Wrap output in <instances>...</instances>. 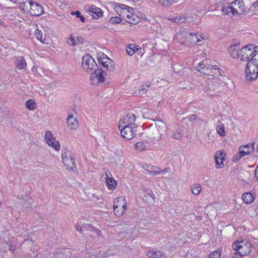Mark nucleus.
<instances>
[{"label": "nucleus", "mask_w": 258, "mask_h": 258, "mask_svg": "<svg viewBox=\"0 0 258 258\" xmlns=\"http://www.w3.org/2000/svg\"><path fill=\"white\" fill-rule=\"evenodd\" d=\"M111 6L116 14L128 23L136 24L139 22L140 18L134 13L132 8L118 3H112Z\"/></svg>", "instance_id": "obj_1"}, {"label": "nucleus", "mask_w": 258, "mask_h": 258, "mask_svg": "<svg viewBox=\"0 0 258 258\" xmlns=\"http://www.w3.org/2000/svg\"><path fill=\"white\" fill-rule=\"evenodd\" d=\"M223 13L230 17L242 15L245 11L244 2L241 0L232 2L228 7L222 8Z\"/></svg>", "instance_id": "obj_2"}, {"label": "nucleus", "mask_w": 258, "mask_h": 258, "mask_svg": "<svg viewBox=\"0 0 258 258\" xmlns=\"http://www.w3.org/2000/svg\"><path fill=\"white\" fill-rule=\"evenodd\" d=\"M241 60L249 61L252 59H258V46L250 44L241 48Z\"/></svg>", "instance_id": "obj_3"}, {"label": "nucleus", "mask_w": 258, "mask_h": 258, "mask_svg": "<svg viewBox=\"0 0 258 258\" xmlns=\"http://www.w3.org/2000/svg\"><path fill=\"white\" fill-rule=\"evenodd\" d=\"M245 74L247 81H255L258 78V59H252L248 61Z\"/></svg>", "instance_id": "obj_4"}, {"label": "nucleus", "mask_w": 258, "mask_h": 258, "mask_svg": "<svg viewBox=\"0 0 258 258\" xmlns=\"http://www.w3.org/2000/svg\"><path fill=\"white\" fill-rule=\"evenodd\" d=\"M155 128L153 131L151 138L154 141H158L165 139L167 132V127L165 122L157 120L155 123Z\"/></svg>", "instance_id": "obj_5"}, {"label": "nucleus", "mask_w": 258, "mask_h": 258, "mask_svg": "<svg viewBox=\"0 0 258 258\" xmlns=\"http://www.w3.org/2000/svg\"><path fill=\"white\" fill-rule=\"evenodd\" d=\"M127 201L124 196H119L115 198L113 202V213L117 217H121L127 209Z\"/></svg>", "instance_id": "obj_6"}, {"label": "nucleus", "mask_w": 258, "mask_h": 258, "mask_svg": "<svg viewBox=\"0 0 258 258\" xmlns=\"http://www.w3.org/2000/svg\"><path fill=\"white\" fill-rule=\"evenodd\" d=\"M234 250L238 251L240 255H246L251 251V243L247 240L236 241L232 245Z\"/></svg>", "instance_id": "obj_7"}, {"label": "nucleus", "mask_w": 258, "mask_h": 258, "mask_svg": "<svg viewBox=\"0 0 258 258\" xmlns=\"http://www.w3.org/2000/svg\"><path fill=\"white\" fill-rule=\"evenodd\" d=\"M24 10L32 16H38L43 12L42 7L36 3L31 1L26 2L24 5Z\"/></svg>", "instance_id": "obj_8"}, {"label": "nucleus", "mask_w": 258, "mask_h": 258, "mask_svg": "<svg viewBox=\"0 0 258 258\" xmlns=\"http://www.w3.org/2000/svg\"><path fill=\"white\" fill-rule=\"evenodd\" d=\"M97 59L100 64L108 71H112L114 70L115 63L114 61L103 52L99 51L97 53Z\"/></svg>", "instance_id": "obj_9"}, {"label": "nucleus", "mask_w": 258, "mask_h": 258, "mask_svg": "<svg viewBox=\"0 0 258 258\" xmlns=\"http://www.w3.org/2000/svg\"><path fill=\"white\" fill-rule=\"evenodd\" d=\"M254 151V145L253 144L249 143L246 145H242L239 148V151L235 154L233 157V161L238 162L242 157L248 155Z\"/></svg>", "instance_id": "obj_10"}, {"label": "nucleus", "mask_w": 258, "mask_h": 258, "mask_svg": "<svg viewBox=\"0 0 258 258\" xmlns=\"http://www.w3.org/2000/svg\"><path fill=\"white\" fill-rule=\"evenodd\" d=\"M106 73L102 70H95L90 77V80L91 84L95 86H99L105 81Z\"/></svg>", "instance_id": "obj_11"}, {"label": "nucleus", "mask_w": 258, "mask_h": 258, "mask_svg": "<svg viewBox=\"0 0 258 258\" xmlns=\"http://www.w3.org/2000/svg\"><path fill=\"white\" fill-rule=\"evenodd\" d=\"M97 64L94 58L89 54H86L82 57V68L87 73H90L95 69Z\"/></svg>", "instance_id": "obj_12"}, {"label": "nucleus", "mask_w": 258, "mask_h": 258, "mask_svg": "<svg viewBox=\"0 0 258 258\" xmlns=\"http://www.w3.org/2000/svg\"><path fill=\"white\" fill-rule=\"evenodd\" d=\"M121 136L127 140H132L136 135L137 126H118Z\"/></svg>", "instance_id": "obj_13"}, {"label": "nucleus", "mask_w": 258, "mask_h": 258, "mask_svg": "<svg viewBox=\"0 0 258 258\" xmlns=\"http://www.w3.org/2000/svg\"><path fill=\"white\" fill-rule=\"evenodd\" d=\"M191 33L184 29H180L176 33L175 39L179 43L186 46L189 45Z\"/></svg>", "instance_id": "obj_14"}, {"label": "nucleus", "mask_w": 258, "mask_h": 258, "mask_svg": "<svg viewBox=\"0 0 258 258\" xmlns=\"http://www.w3.org/2000/svg\"><path fill=\"white\" fill-rule=\"evenodd\" d=\"M44 138L46 144L55 151H58L60 150V145L59 142L53 137L50 131H48L45 132Z\"/></svg>", "instance_id": "obj_15"}, {"label": "nucleus", "mask_w": 258, "mask_h": 258, "mask_svg": "<svg viewBox=\"0 0 258 258\" xmlns=\"http://www.w3.org/2000/svg\"><path fill=\"white\" fill-rule=\"evenodd\" d=\"M61 161L68 169H73L74 165V159L72 157V153L69 150H65L62 151Z\"/></svg>", "instance_id": "obj_16"}, {"label": "nucleus", "mask_w": 258, "mask_h": 258, "mask_svg": "<svg viewBox=\"0 0 258 258\" xmlns=\"http://www.w3.org/2000/svg\"><path fill=\"white\" fill-rule=\"evenodd\" d=\"M85 10L94 19H98L103 16V12L101 9L94 5L87 6Z\"/></svg>", "instance_id": "obj_17"}, {"label": "nucleus", "mask_w": 258, "mask_h": 258, "mask_svg": "<svg viewBox=\"0 0 258 258\" xmlns=\"http://www.w3.org/2000/svg\"><path fill=\"white\" fill-rule=\"evenodd\" d=\"M136 120V117L135 114L129 113L124 115L120 119L118 122V126H136L135 122Z\"/></svg>", "instance_id": "obj_18"}, {"label": "nucleus", "mask_w": 258, "mask_h": 258, "mask_svg": "<svg viewBox=\"0 0 258 258\" xmlns=\"http://www.w3.org/2000/svg\"><path fill=\"white\" fill-rule=\"evenodd\" d=\"M66 122L69 130H76L79 126V123L76 114L69 113L67 117Z\"/></svg>", "instance_id": "obj_19"}, {"label": "nucleus", "mask_w": 258, "mask_h": 258, "mask_svg": "<svg viewBox=\"0 0 258 258\" xmlns=\"http://www.w3.org/2000/svg\"><path fill=\"white\" fill-rule=\"evenodd\" d=\"M106 176L105 178V182L106 183L108 189L110 190H114L117 186V182L115 179L112 177H110L109 174H110V172L106 171L104 173Z\"/></svg>", "instance_id": "obj_20"}, {"label": "nucleus", "mask_w": 258, "mask_h": 258, "mask_svg": "<svg viewBox=\"0 0 258 258\" xmlns=\"http://www.w3.org/2000/svg\"><path fill=\"white\" fill-rule=\"evenodd\" d=\"M226 154L221 150L218 151L215 155L216 167L218 169L223 167V162L225 159Z\"/></svg>", "instance_id": "obj_21"}, {"label": "nucleus", "mask_w": 258, "mask_h": 258, "mask_svg": "<svg viewBox=\"0 0 258 258\" xmlns=\"http://www.w3.org/2000/svg\"><path fill=\"white\" fill-rule=\"evenodd\" d=\"M230 55L233 58H239L241 60V49L236 45H233L228 48Z\"/></svg>", "instance_id": "obj_22"}, {"label": "nucleus", "mask_w": 258, "mask_h": 258, "mask_svg": "<svg viewBox=\"0 0 258 258\" xmlns=\"http://www.w3.org/2000/svg\"><path fill=\"white\" fill-rule=\"evenodd\" d=\"M126 50L127 54L130 56H132L136 52L138 54H140L142 51L141 47L135 44H128L126 46Z\"/></svg>", "instance_id": "obj_23"}, {"label": "nucleus", "mask_w": 258, "mask_h": 258, "mask_svg": "<svg viewBox=\"0 0 258 258\" xmlns=\"http://www.w3.org/2000/svg\"><path fill=\"white\" fill-rule=\"evenodd\" d=\"M206 70L208 74L207 73L204 74L209 76L215 77L219 76L220 74V71L218 67L216 65L211 64L210 63L208 65V69Z\"/></svg>", "instance_id": "obj_24"}, {"label": "nucleus", "mask_w": 258, "mask_h": 258, "mask_svg": "<svg viewBox=\"0 0 258 258\" xmlns=\"http://www.w3.org/2000/svg\"><path fill=\"white\" fill-rule=\"evenodd\" d=\"M210 61L208 60H204L200 62L196 67V70L202 74H208L207 70Z\"/></svg>", "instance_id": "obj_25"}, {"label": "nucleus", "mask_w": 258, "mask_h": 258, "mask_svg": "<svg viewBox=\"0 0 258 258\" xmlns=\"http://www.w3.org/2000/svg\"><path fill=\"white\" fill-rule=\"evenodd\" d=\"M219 207V204L217 203L209 205L206 208L208 214L210 215L211 216H215L217 215Z\"/></svg>", "instance_id": "obj_26"}, {"label": "nucleus", "mask_w": 258, "mask_h": 258, "mask_svg": "<svg viewBox=\"0 0 258 258\" xmlns=\"http://www.w3.org/2000/svg\"><path fill=\"white\" fill-rule=\"evenodd\" d=\"M168 19L173 23H182L191 21V19L189 17H185L184 16H180L174 18H169Z\"/></svg>", "instance_id": "obj_27"}, {"label": "nucleus", "mask_w": 258, "mask_h": 258, "mask_svg": "<svg viewBox=\"0 0 258 258\" xmlns=\"http://www.w3.org/2000/svg\"><path fill=\"white\" fill-rule=\"evenodd\" d=\"M147 255L150 258H166L165 254L161 251L150 250L147 251Z\"/></svg>", "instance_id": "obj_28"}, {"label": "nucleus", "mask_w": 258, "mask_h": 258, "mask_svg": "<svg viewBox=\"0 0 258 258\" xmlns=\"http://www.w3.org/2000/svg\"><path fill=\"white\" fill-rule=\"evenodd\" d=\"M254 197L251 192H245L242 196V200L247 205L251 204L254 201Z\"/></svg>", "instance_id": "obj_29"}, {"label": "nucleus", "mask_w": 258, "mask_h": 258, "mask_svg": "<svg viewBox=\"0 0 258 258\" xmlns=\"http://www.w3.org/2000/svg\"><path fill=\"white\" fill-rule=\"evenodd\" d=\"M16 65L18 69L22 70L24 69L26 67L27 63L23 57L19 56L17 58L16 61Z\"/></svg>", "instance_id": "obj_30"}, {"label": "nucleus", "mask_w": 258, "mask_h": 258, "mask_svg": "<svg viewBox=\"0 0 258 258\" xmlns=\"http://www.w3.org/2000/svg\"><path fill=\"white\" fill-rule=\"evenodd\" d=\"M183 135V132L182 130L179 127L177 126L176 130L173 132L172 137L174 139L180 140Z\"/></svg>", "instance_id": "obj_31"}, {"label": "nucleus", "mask_w": 258, "mask_h": 258, "mask_svg": "<svg viewBox=\"0 0 258 258\" xmlns=\"http://www.w3.org/2000/svg\"><path fill=\"white\" fill-rule=\"evenodd\" d=\"M146 170H147L149 172L154 174H160L163 172V171L160 170L157 167L153 166L152 165H147Z\"/></svg>", "instance_id": "obj_32"}, {"label": "nucleus", "mask_w": 258, "mask_h": 258, "mask_svg": "<svg viewBox=\"0 0 258 258\" xmlns=\"http://www.w3.org/2000/svg\"><path fill=\"white\" fill-rule=\"evenodd\" d=\"M179 0H159L158 3L160 5L164 7H169L176 4Z\"/></svg>", "instance_id": "obj_33"}, {"label": "nucleus", "mask_w": 258, "mask_h": 258, "mask_svg": "<svg viewBox=\"0 0 258 258\" xmlns=\"http://www.w3.org/2000/svg\"><path fill=\"white\" fill-rule=\"evenodd\" d=\"M146 142L145 141H139L135 145L136 150L141 152L146 149Z\"/></svg>", "instance_id": "obj_34"}, {"label": "nucleus", "mask_w": 258, "mask_h": 258, "mask_svg": "<svg viewBox=\"0 0 258 258\" xmlns=\"http://www.w3.org/2000/svg\"><path fill=\"white\" fill-rule=\"evenodd\" d=\"M34 36L37 40L40 41L43 44L46 43L45 39H43V33L41 30L39 29H36L34 33Z\"/></svg>", "instance_id": "obj_35"}, {"label": "nucleus", "mask_w": 258, "mask_h": 258, "mask_svg": "<svg viewBox=\"0 0 258 258\" xmlns=\"http://www.w3.org/2000/svg\"><path fill=\"white\" fill-rule=\"evenodd\" d=\"M26 107L29 110H34L36 107V103L32 99H29L25 102Z\"/></svg>", "instance_id": "obj_36"}, {"label": "nucleus", "mask_w": 258, "mask_h": 258, "mask_svg": "<svg viewBox=\"0 0 258 258\" xmlns=\"http://www.w3.org/2000/svg\"><path fill=\"white\" fill-rule=\"evenodd\" d=\"M202 190V187L200 184L195 183L191 186V192L195 195H198L200 194Z\"/></svg>", "instance_id": "obj_37"}, {"label": "nucleus", "mask_w": 258, "mask_h": 258, "mask_svg": "<svg viewBox=\"0 0 258 258\" xmlns=\"http://www.w3.org/2000/svg\"><path fill=\"white\" fill-rule=\"evenodd\" d=\"M201 40L199 37V36L195 33H191L189 45L192 44H195L199 42H200Z\"/></svg>", "instance_id": "obj_38"}, {"label": "nucleus", "mask_w": 258, "mask_h": 258, "mask_svg": "<svg viewBox=\"0 0 258 258\" xmlns=\"http://www.w3.org/2000/svg\"><path fill=\"white\" fill-rule=\"evenodd\" d=\"M67 43L72 46H74L77 44L76 38L73 35H70L67 40Z\"/></svg>", "instance_id": "obj_39"}, {"label": "nucleus", "mask_w": 258, "mask_h": 258, "mask_svg": "<svg viewBox=\"0 0 258 258\" xmlns=\"http://www.w3.org/2000/svg\"><path fill=\"white\" fill-rule=\"evenodd\" d=\"M217 132L221 137L225 136V128L223 124H220L217 127Z\"/></svg>", "instance_id": "obj_40"}, {"label": "nucleus", "mask_w": 258, "mask_h": 258, "mask_svg": "<svg viewBox=\"0 0 258 258\" xmlns=\"http://www.w3.org/2000/svg\"><path fill=\"white\" fill-rule=\"evenodd\" d=\"M122 19L120 17H112L109 21L112 24H120L122 22Z\"/></svg>", "instance_id": "obj_41"}, {"label": "nucleus", "mask_w": 258, "mask_h": 258, "mask_svg": "<svg viewBox=\"0 0 258 258\" xmlns=\"http://www.w3.org/2000/svg\"><path fill=\"white\" fill-rule=\"evenodd\" d=\"M221 252L219 250H216L209 254V258H220Z\"/></svg>", "instance_id": "obj_42"}, {"label": "nucleus", "mask_w": 258, "mask_h": 258, "mask_svg": "<svg viewBox=\"0 0 258 258\" xmlns=\"http://www.w3.org/2000/svg\"><path fill=\"white\" fill-rule=\"evenodd\" d=\"M71 14L72 15H75L77 17L80 18L82 22L84 23L85 22V17L81 15V13L79 11H76L75 12H71Z\"/></svg>", "instance_id": "obj_43"}, {"label": "nucleus", "mask_w": 258, "mask_h": 258, "mask_svg": "<svg viewBox=\"0 0 258 258\" xmlns=\"http://www.w3.org/2000/svg\"><path fill=\"white\" fill-rule=\"evenodd\" d=\"M187 118L189 121H192L196 118V115L195 114H192L189 116Z\"/></svg>", "instance_id": "obj_44"}, {"label": "nucleus", "mask_w": 258, "mask_h": 258, "mask_svg": "<svg viewBox=\"0 0 258 258\" xmlns=\"http://www.w3.org/2000/svg\"><path fill=\"white\" fill-rule=\"evenodd\" d=\"M241 255H240V254H239V252H235L233 254V258H241Z\"/></svg>", "instance_id": "obj_45"}, {"label": "nucleus", "mask_w": 258, "mask_h": 258, "mask_svg": "<svg viewBox=\"0 0 258 258\" xmlns=\"http://www.w3.org/2000/svg\"><path fill=\"white\" fill-rule=\"evenodd\" d=\"M255 177H256L257 180H258V164L255 169Z\"/></svg>", "instance_id": "obj_46"}, {"label": "nucleus", "mask_w": 258, "mask_h": 258, "mask_svg": "<svg viewBox=\"0 0 258 258\" xmlns=\"http://www.w3.org/2000/svg\"><path fill=\"white\" fill-rule=\"evenodd\" d=\"M77 42L79 43H82L83 41V39L81 37H77Z\"/></svg>", "instance_id": "obj_47"}, {"label": "nucleus", "mask_w": 258, "mask_h": 258, "mask_svg": "<svg viewBox=\"0 0 258 258\" xmlns=\"http://www.w3.org/2000/svg\"><path fill=\"white\" fill-rule=\"evenodd\" d=\"M252 6L255 8L257 7H258V1L253 3Z\"/></svg>", "instance_id": "obj_48"}, {"label": "nucleus", "mask_w": 258, "mask_h": 258, "mask_svg": "<svg viewBox=\"0 0 258 258\" xmlns=\"http://www.w3.org/2000/svg\"><path fill=\"white\" fill-rule=\"evenodd\" d=\"M93 196L96 198L97 200H99L100 199V197L98 196L97 195H95V194L93 195Z\"/></svg>", "instance_id": "obj_49"}, {"label": "nucleus", "mask_w": 258, "mask_h": 258, "mask_svg": "<svg viewBox=\"0 0 258 258\" xmlns=\"http://www.w3.org/2000/svg\"><path fill=\"white\" fill-rule=\"evenodd\" d=\"M76 228H77V230H78V231L79 230V228L77 227Z\"/></svg>", "instance_id": "obj_50"}]
</instances>
